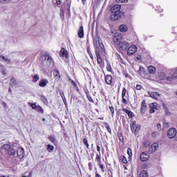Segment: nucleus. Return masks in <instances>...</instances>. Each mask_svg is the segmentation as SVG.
I'll use <instances>...</instances> for the list:
<instances>
[{"label":"nucleus","instance_id":"1","mask_svg":"<svg viewBox=\"0 0 177 177\" xmlns=\"http://www.w3.org/2000/svg\"><path fill=\"white\" fill-rule=\"evenodd\" d=\"M160 80L162 81H169V82L177 80V68L169 69L167 73L162 72L159 75Z\"/></svg>","mask_w":177,"mask_h":177},{"label":"nucleus","instance_id":"2","mask_svg":"<svg viewBox=\"0 0 177 177\" xmlns=\"http://www.w3.org/2000/svg\"><path fill=\"white\" fill-rule=\"evenodd\" d=\"M121 6L120 4H116L111 7V12L112 15L110 16V20L115 21V20H120L121 17H124V12H121Z\"/></svg>","mask_w":177,"mask_h":177},{"label":"nucleus","instance_id":"3","mask_svg":"<svg viewBox=\"0 0 177 177\" xmlns=\"http://www.w3.org/2000/svg\"><path fill=\"white\" fill-rule=\"evenodd\" d=\"M93 44L95 46V55L100 56V55H104V46L102 43V39L99 37H95L93 39Z\"/></svg>","mask_w":177,"mask_h":177},{"label":"nucleus","instance_id":"4","mask_svg":"<svg viewBox=\"0 0 177 177\" xmlns=\"http://www.w3.org/2000/svg\"><path fill=\"white\" fill-rule=\"evenodd\" d=\"M3 149L4 150H8V154L10 157H13L16 156V149H15V145L6 144L3 145Z\"/></svg>","mask_w":177,"mask_h":177},{"label":"nucleus","instance_id":"5","mask_svg":"<svg viewBox=\"0 0 177 177\" xmlns=\"http://www.w3.org/2000/svg\"><path fill=\"white\" fill-rule=\"evenodd\" d=\"M131 129L133 133H136L140 131V126L139 124H136V122L133 121L130 124Z\"/></svg>","mask_w":177,"mask_h":177},{"label":"nucleus","instance_id":"6","mask_svg":"<svg viewBox=\"0 0 177 177\" xmlns=\"http://www.w3.org/2000/svg\"><path fill=\"white\" fill-rule=\"evenodd\" d=\"M123 41L122 39V35L121 34H118V35H115L113 37V42L115 44V45H120L121 44V42Z\"/></svg>","mask_w":177,"mask_h":177},{"label":"nucleus","instance_id":"7","mask_svg":"<svg viewBox=\"0 0 177 177\" xmlns=\"http://www.w3.org/2000/svg\"><path fill=\"white\" fill-rule=\"evenodd\" d=\"M138 50V47L136 45H131L127 50L128 56H132V55H135Z\"/></svg>","mask_w":177,"mask_h":177},{"label":"nucleus","instance_id":"8","mask_svg":"<svg viewBox=\"0 0 177 177\" xmlns=\"http://www.w3.org/2000/svg\"><path fill=\"white\" fill-rule=\"evenodd\" d=\"M129 42L127 41L126 40H122V42L119 45V48L122 49V50H127L128 48H129Z\"/></svg>","mask_w":177,"mask_h":177},{"label":"nucleus","instance_id":"9","mask_svg":"<svg viewBox=\"0 0 177 177\" xmlns=\"http://www.w3.org/2000/svg\"><path fill=\"white\" fill-rule=\"evenodd\" d=\"M149 158H150V156L149 155V153H147V152H142L140 156V160L142 162H146V161H147Z\"/></svg>","mask_w":177,"mask_h":177},{"label":"nucleus","instance_id":"10","mask_svg":"<svg viewBox=\"0 0 177 177\" xmlns=\"http://www.w3.org/2000/svg\"><path fill=\"white\" fill-rule=\"evenodd\" d=\"M167 136L169 139H172V138H175L176 136V129L171 128L169 129L167 133Z\"/></svg>","mask_w":177,"mask_h":177},{"label":"nucleus","instance_id":"11","mask_svg":"<svg viewBox=\"0 0 177 177\" xmlns=\"http://www.w3.org/2000/svg\"><path fill=\"white\" fill-rule=\"evenodd\" d=\"M125 97H127V88H123L122 91V103H123V104H128V101Z\"/></svg>","mask_w":177,"mask_h":177},{"label":"nucleus","instance_id":"12","mask_svg":"<svg viewBox=\"0 0 177 177\" xmlns=\"http://www.w3.org/2000/svg\"><path fill=\"white\" fill-rule=\"evenodd\" d=\"M149 113L153 114L156 111V110H158V104L157 103H151L149 104Z\"/></svg>","mask_w":177,"mask_h":177},{"label":"nucleus","instance_id":"13","mask_svg":"<svg viewBox=\"0 0 177 177\" xmlns=\"http://www.w3.org/2000/svg\"><path fill=\"white\" fill-rule=\"evenodd\" d=\"M148 95L150 96V97L155 99L156 100H158L157 97H160V93L154 91H149Z\"/></svg>","mask_w":177,"mask_h":177},{"label":"nucleus","instance_id":"14","mask_svg":"<svg viewBox=\"0 0 177 177\" xmlns=\"http://www.w3.org/2000/svg\"><path fill=\"white\" fill-rule=\"evenodd\" d=\"M42 62H46L48 64H50V63H52V57H50L49 55L45 54L42 57Z\"/></svg>","mask_w":177,"mask_h":177},{"label":"nucleus","instance_id":"15","mask_svg":"<svg viewBox=\"0 0 177 177\" xmlns=\"http://www.w3.org/2000/svg\"><path fill=\"white\" fill-rule=\"evenodd\" d=\"M147 109V105H146V100H144L141 103V108H140L141 114H145V113H146Z\"/></svg>","mask_w":177,"mask_h":177},{"label":"nucleus","instance_id":"16","mask_svg":"<svg viewBox=\"0 0 177 177\" xmlns=\"http://www.w3.org/2000/svg\"><path fill=\"white\" fill-rule=\"evenodd\" d=\"M17 155L18 158H23L24 157V149L23 148H19L18 150L17 151Z\"/></svg>","mask_w":177,"mask_h":177},{"label":"nucleus","instance_id":"17","mask_svg":"<svg viewBox=\"0 0 177 177\" xmlns=\"http://www.w3.org/2000/svg\"><path fill=\"white\" fill-rule=\"evenodd\" d=\"M105 82L107 85H111V82H113V76L111 75H105Z\"/></svg>","mask_w":177,"mask_h":177},{"label":"nucleus","instance_id":"18","mask_svg":"<svg viewBox=\"0 0 177 177\" xmlns=\"http://www.w3.org/2000/svg\"><path fill=\"white\" fill-rule=\"evenodd\" d=\"M158 149V144L156 142L152 144L149 147V151L151 153H154V151H157Z\"/></svg>","mask_w":177,"mask_h":177},{"label":"nucleus","instance_id":"19","mask_svg":"<svg viewBox=\"0 0 177 177\" xmlns=\"http://www.w3.org/2000/svg\"><path fill=\"white\" fill-rule=\"evenodd\" d=\"M48 84H49V82L48 81V80L46 79H42L39 83V86L41 88H45V86H46L48 85Z\"/></svg>","mask_w":177,"mask_h":177},{"label":"nucleus","instance_id":"20","mask_svg":"<svg viewBox=\"0 0 177 177\" xmlns=\"http://www.w3.org/2000/svg\"><path fill=\"white\" fill-rule=\"evenodd\" d=\"M119 31L120 32H127L128 31V26L125 24H122L119 26Z\"/></svg>","mask_w":177,"mask_h":177},{"label":"nucleus","instance_id":"21","mask_svg":"<svg viewBox=\"0 0 177 177\" xmlns=\"http://www.w3.org/2000/svg\"><path fill=\"white\" fill-rule=\"evenodd\" d=\"M53 75L55 77V78H56V80H60L61 78V75H60V73L57 71V69H55L53 71Z\"/></svg>","mask_w":177,"mask_h":177},{"label":"nucleus","instance_id":"22","mask_svg":"<svg viewBox=\"0 0 177 177\" xmlns=\"http://www.w3.org/2000/svg\"><path fill=\"white\" fill-rule=\"evenodd\" d=\"M79 38H84V26H80L78 31Z\"/></svg>","mask_w":177,"mask_h":177},{"label":"nucleus","instance_id":"23","mask_svg":"<svg viewBox=\"0 0 177 177\" xmlns=\"http://www.w3.org/2000/svg\"><path fill=\"white\" fill-rule=\"evenodd\" d=\"M124 113H127V114L128 115V116L129 117V118H132V117H133V112L125 109V108H123L122 109Z\"/></svg>","mask_w":177,"mask_h":177},{"label":"nucleus","instance_id":"24","mask_svg":"<svg viewBox=\"0 0 177 177\" xmlns=\"http://www.w3.org/2000/svg\"><path fill=\"white\" fill-rule=\"evenodd\" d=\"M156 67L153 66H148V72L149 73V74H156Z\"/></svg>","mask_w":177,"mask_h":177},{"label":"nucleus","instance_id":"25","mask_svg":"<svg viewBox=\"0 0 177 177\" xmlns=\"http://www.w3.org/2000/svg\"><path fill=\"white\" fill-rule=\"evenodd\" d=\"M61 56L67 59L68 57V54L67 53V50H61Z\"/></svg>","mask_w":177,"mask_h":177},{"label":"nucleus","instance_id":"26","mask_svg":"<svg viewBox=\"0 0 177 177\" xmlns=\"http://www.w3.org/2000/svg\"><path fill=\"white\" fill-rule=\"evenodd\" d=\"M145 73L146 71H145V68H143V66H140V68L138 71V74L139 75H143V74H145Z\"/></svg>","mask_w":177,"mask_h":177},{"label":"nucleus","instance_id":"27","mask_svg":"<svg viewBox=\"0 0 177 177\" xmlns=\"http://www.w3.org/2000/svg\"><path fill=\"white\" fill-rule=\"evenodd\" d=\"M10 86H16V85H17V82L16 81V79L12 77L10 80Z\"/></svg>","mask_w":177,"mask_h":177},{"label":"nucleus","instance_id":"28","mask_svg":"<svg viewBox=\"0 0 177 177\" xmlns=\"http://www.w3.org/2000/svg\"><path fill=\"white\" fill-rule=\"evenodd\" d=\"M139 177H149V174L146 170L142 171L140 174Z\"/></svg>","mask_w":177,"mask_h":177},{"label":"nucleus","instance_id":"29","mask_svg":"<svg viewBox=\"0 0 177 177\" xmlns=\"http://www.w3.org/2000/svg\"><path fill=\"white\" fill-rule=\"evenodd\" d=\"M28 104L29 106H30V107H32L33 110H36L37 107L38 106V105H37V102H35V103L29 102Z\"/></svg>","mask_w":177,"mask_h":177},{"label":"nucleus","instance_id":"30","mask_svg":"<svg viewBox=\"0 0 177 177\" xmlns=\"http://www.w3.org/2000/svg\"><path fill=\"white\" fill-rule=\"evenodd\" d=\"M0 57L2 61H4L6 63H10V59H9L8 58L5 57V56L3 55H0Z\"/></svg>","mask_w":177,"mask_h":177},{"label":"nucleus","instance_id":"31","mask_svg":"<svg viewBox=\"0 0 177 177\" xmlns=\"http://www.w3.org/2000/svg\"><path fill=\"white\" fill-rule=\"evenodd\" d=\"M35 110H37L38 113H41V114H44V109H42V107H41V106L37 105Z\"/></svg>","mask_w":177,"mask_h":177},{"label":"nucleus","instance_id":"32","mask_svg":"<svg viewBox=\"0 0 177 177\" xmlns=\"http://www.w3.org/2000/svg\"><path fill=\"white\" fill-rule=\"evenodd\" d=\"M39 75H35L34 76H33V79H32V82H37V81H39Z\"/></svg>","mask_w":177,"mask_h":177},{"label":"nucleus","instance_id":"33","mask_svg":"<svg viewBox=\"0 0 177 177\" xmlns=\"http://www.w3.org/2000/svg\"><path fill=\"white\" fill-rule=\"evenodd\" d=\"M53 149H55V147H53V145H47V150L48 151H49V153H50V151H53Z\"/></svg>","mask_w":177,"mask_h":177},{"label":"nucleus","instance_id":"34","mask_svg":"<svg viewBox=\"0 0 177 177\" xmlns=\"http://www.w3.org/2000/svg\"><path fill=\"white\" fill-rule=\"evenodd\" d=\"M41 102H43V103H44V104H48V100L46 99V97H45V96L42 95L41 97Z\"/></svg>","mask_w":177,"mask_h":177},{"label":"nucleus","instance_id":"35","mask_svg":"<svg viewBox=\"0 0 177 177\" xmlns=\"http://www.w3.org/2000/svg\"><path fill=\"white\" fill-rule=\"evenodd\" d=\"M83 143L86 145L87 149H89V144L88 143V140L86 138L83 139Z\"/></svg>","mask_w":177,"mask_h":177},{"label":"nucleus","instance_id":"36","mask_svg":"<svg viewBox=\"0 0 177 177\" xmlns=\"http://www.w3.org/2000/svg\"><path fill=\"white\" fill-rule=\"evenodd\" d=\"M121 160H122V162H123V164H127L128 163V160H127V158L125 156H122L121 157Z\"/></svg>","mask_w":177,"mask_h":177},{"label":"nucleus","instance_id":"37","mask_svg":"<svg viewBox=\"0 0 177 177\" xmlns=\"http://www.w3.org/2000/svg\"><path fill=\"white\" fill-rule=\"evenodd\" d=\"M97 57V62L98 63V64H102V57H100V55L99 56H96Z\"/></svg>","mask_w":177,"mask_h":177},{"label":"nucleus","instance_id":"38","mask_svg":"<svg viewBox=\"0 0 177 177\" xmlns=\"http://www.w3.org/2000/svg\"><path fill=\"white\" fill-rule=\"evenodd\" d=\"M159 135H160V133H158V132H153L151 133L152 138H157Z\"/></svg>","mask_w":177,"mask_h":177},{"label":"nucleus","instance_id":"39","mask_svg":"<svg viewBox=\"0 0 177 177\" xmlns=\"http://www.w3.org/2000/svg\"><path fill=\"white\" fill-rule=\"evenodd\" d=\"M127 154L129 157H132V150L131 149H127Z\"/></svg>","mask_w":177,"mask_h":177},{"label":"nucleus","instance_id":"40","mask_svg":"<svg viewBox=\"0 0 177 177\" xmlns=\"http://www.w3.org/2000/svg\"><path fill=\"white\" fill-rule=\"evenodd\" d=\"M87 52L91 57V59H93V55H92V53L91 52V50L87 49Z\"/></svg>","mask_w":177,"mask_h":177},{"label":"nucleus","instance_id":"41","mask_svg":"<svg viewBox=\"0 0 177 177\" xmlns=\"http://www.w3.org/2000/svg\"><path fill=\"white\" fill-rule=\"evenodd\" d=\"M156 129H158V131H161L162 128H161V124L160 123H158L156 124Z\"/></svg>","mask_w":177,"mask_h":177},{"label":"nucleus","instance_id":"42","mask_svg":"<svg viewBox=\"0 0 177 177\" xmlns=\"http://www.w3.org/2000/svg\"><path fill=\"white\" fill-rule=\"evenodd\" d=\"M106 70H107V71L111 72V65L107 64L106 65Z\"/></svg>","mask_w":177,"mask_h":177},{"label":"nucleus","instance_id":"43","mask_svg":"<svg viewBox=\"0 0 177 177\" xmlns=\"http://www.w3.org/2000/svg\"><path fill=\"white\" fill-rule=\"evenodd\" d=\"M143 145H144L145 147H149L150 143L149 142V141H145V142H144Z\"/></svg>","mask_w":177,"mask_h":177},{"label":"nucleus","instance_id":"44","mask_svg":"<svg viewBox=\"0 0 177 177\" xmlns=\"http://www.w3.org/2000/svg\"><path fill=\"white\" fill-rule=\"evenodd\" d=\"M95 160H96L98 162H100L101 158H100V156H99V154H97V155H96Z\"/></svg>","mask_w":177,"mask_h":177},{"label":"nucleus","instance_id":"45","mask_svg":"<svg viewBox=\"0 0 177 177\" xmlns=\"http://www.w3.org/2000/svg\"><path fill=\"white\" fill-rule=\"evenodd\" d=\"M106 131L109 133H111V129L110 128V126L109 125H107L106 127Z\"/></svg>","mask_w":177,"mask_h":177},{"label":"nucleus","instance_id":"46","mask_svg":"<svg viewBox=\"0 0 177 177\" xmlns=\"http://www.w3.org/2000/svg\"><path fill=\"white\" fill-rule=\"evenodd\" d=\"M49 140H50L51 142H52V143H55V137H53V136H50L49 137Z\"/></svg>","mask_w":177,"mask_h":177},{"label":"nucleus","instance_id":"47","mask_svg":"<svg viewBox=\"0 0 177 177\" xmlns=\"http://www.w3.org/2000/svg\"><path fill=\"white\" fill-rule=\"evenodd\" d=\"M163 127L164 128H169V123L164 122Z\"/></svg>","mask_w":177,"mask_h":177},{"label":"nucleus","instance_id":"48","mask_svg":"<svg viewBox=\"0 0 177 177\" xmlns=\"http://www.w3.org/2000/svg\"><path fill=\"white\" fill-rule=\"evenodd\" d=\"M136 89H137V91H140V89H142V85L138 84L136 87Z\"/></svg>","mask_w":177,"mask_h":177},{"label":"nucleus","instance_id":"49","mask_svg":"<svg viewBox=\"0 0 177 177\" xmlns=\"http://www.w3.org/2000/svg\"><path fill=\"white\" fill-rule=\"evenodd\" d=\"M100 168L102 169V172H104V165L100 164Z\"/></svg>","mask_w":177,"mask_h":177},{"label":"nucleus","instance_id":"50","mask_svg":"<svg viewBox=\"0 0 177 177\" xmlns=\"http://www.w3.org/2000/svg\"><path fill=\"white\" fill-rule=\"evenodd\" d=\"M111 114H114V107L110 106L109 107Z\"/></svg>","mask_w":177,"mask_h":177},{"label":"nucleus","instance_id":"51","mask_svg":"<svg viewBox=\"0 0 177 177\" xmlns=\"http://www.w3.org/2000/svg\"><path fill=\"white\" fill-rule=\"evenodd\" d=\"M116 2L120 3H124V2H125V0H116Z\"/></svg>","mask_w":177,"mask_h":177},{"label":"nucleus","instance_id":"52","mask_svg":"<svg viewBox=\"0 0 177 177\" xmlns=\"http://www.w3.org/2000/svg\"><path fill=\"white\" fill-rule=\"evenodd\" d=\"M166 115H171V112L168 111V110H166Z\"/></svg>","mask_w":177,"mask_h":177},{"label":"nucleus","instance_id":"53","mask_svg":"<svg viewBox=\"0 0 177 177\" xmlns=\"http://www.w3.org/2000/svg\"><path fill=\"white\" fill-rule=\"evenodd\" d=\"M62 3V0H57V4L60 5Z\"/></svg>","mask_w":177,"mask_h":177},{"label":"nucleus","instance_id":"54","mask_svg":"<svg viewBox=\"0 0 177 177\" xmlns=\"http://www.w3.org/2000/svg\"><path fill=\"white\" fill-rule=\"evenodd\" d=\"M136 59H137L138 60H140V59H142V56L138 55V56H137Z\"/></svg>","mask_w":177,"mask_h":177},{"label":"nucleus","instance_id":"55","mask_svg":"<svg viewBox=\"0 0 177 177\" xmlns=\"http://www.w3.org/2000/svg\"><path fill=\"white\" fill-rule=\"evenodd\" d=\"M97 151L100 153V147L97 146Z\"/></svg>","mask_w":177,"mask_h":177},{"label":"nucleus","instance_id":"56","mask_svg":"<svg viewBox=\"0 0 177 177\" xmlns=\"http://www.w3.org/2000/svg\"><path fill=\"white\" fill-rule=\"evenodd\" d=\"M95 177H102L99 173H95Z\"/></svg>","mask_w":177,"mask_h":177},{"label":"nucleus","instance_id":"57","mask_svg":"<svg viewBox=\"0 0 177 177\" xmlns=\"http://www.w3.org/2000/svg\"><path fill=\"white\" fill-rule=\"evenodd\" d=\"M82 2L83 3V5H85L86 2V0H82Z\"/></svg>","mask_w":177,"mask_h":177},{"label":"nucleus","instance_id":"58","mask_svg":"<svg viewBox=\"0 0 177 177\" xmlns=\"http://www.w3.org/2000/svg\"><path fill=\"white\" fill-rule=\"evenodd\" d=\"M88 98L89 102H92V97H88Z\"/></svg>","mask_w":177,"mask_h":177},{"label":"nucleus","instance_id":"59","mask_svg":"<svg viewBox=\"0 0 177 177\" xmlns=\"http://www.w3.org/2000/svg\"><path fill=\"white\" fill-rule=\"evenodd\" d=\"M72 84H73V85H75V82L72 81Z\"/></svg>","mask_w":177,"mask_h":177},{"label":"nucleus","instance_id":"60","mask_svg":"<svg viewBox=\"0 0 177 177\" xmlns=\"http://www.w3.org/2000/svg\"><path fill=\"white\" fill-rule=\"evenodd\" d=\"M8 91H9V92H12V88H9Z\"/></svg>","mask_w":177,"mask_h":177},{"label":"nucleus","instance_id":"61","mask_svg":"<svg viewBox=\"0 0 177 177\" xmlns=\"http://www.w3.org/2000/svg\"><path fill=\"white\" fill-rule=\"evenodd\" d=\"M41 120H42V121H46V119H45L44 118H43Z\"/></svg>","mask_w":177,"mask_h":177},{"label":"nucleus","instance_id":"62","mask_svg":"<svg viewBox=\"0 0 177 177\" xmlns=\"http://www.w3.org/2000/svg\"><path fill=\"white\" fill-rule=\"evenodd\" d=\"M88 165H91V162L88 163Z\"/></svg>","mask_w":177,"mask_h":177},{"label":"nucleus","instance_id":"63","mask_svg":"<svg viewBox=\"0 0 177 177\" xmlns=\"http://www.w3.org/2000/svg\"><path fill=\"white\" fill-rule=\"evenodd\" d=\"M88 165H91V162L88 163Z\"/></svg>","mask_w":177,"mask_h":177},{"label":"nucleus","instance_id":"64","mask_svg":"<svg viewBox=\"0 0 177 177\" xmlns=\"http://www.w3.org/2000/svg\"><path fill=\"white\" fill-rule=\"evenodd\" d=\"M176 95H177V91H176Z\"/></svg>","mask_w":177,"mask_h":177}]
</instances>
